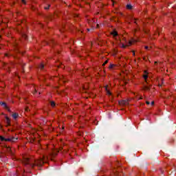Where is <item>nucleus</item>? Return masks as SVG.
<instances>
[{"label":"nucleus","instance_id":"obj_1","mask_svg":"<svg viewBox=\"0 0 176 176\" xmlns=\"http://www.w3.org/2000/svg\"><path fill=\"white\" fill-rule=\"evenodd\" d=\"M54 156H56V155L51 154L49 157L43 156L42 158H38L37 160H35L32 156H23L22 158V164L25 166V167L33 169L35 168V167H42L45 163H47V161H46L47 159H50L52 162H54Z\"/></svg>","mask_w":176,"mask_h":176},{"label":"nucleus","instance_id":"obj_2","mask_svg":"<svg viewBox=\"0 0 176 176\" xmlns=\"http://www.w3.org/2000/svg\"><path fill=\"white\" fill-rule=\"evenodd\" d=\"M19 140L17 138H14V136L6 138L5 137L0 135V141L2 142H12L14 143Z\"/></svg>","mask_w":176,"mask_h":176},{"label":"nucleus","instance_id":"obj_3","mask_svg":"<svg viewBox=\"0 0 176 176\" xmlns=\"http://www.w3.org/2000/svg\"><path fill=\"white\" fill-rule=\"evenodd\" d=\"M3 68L8 72V74H10L12 68H14V63L10 62L9 63H3Z\"/></svg>","mask_w":176,"mask_h":176},{"label":"nucleus","instance_id":"obj_4","mask_svg":"<svg viewBox=\"0 0 176 176\" xmlns=\"http://www.w3.org/2000/svg\"><path fill=\"white\" fill-rule=\"evenodd\" d=\"M16 31L19 34H21L22 39H24L25 41L28 40V36H27L26 34L24 33L23 29L20 25L16 28Z\"/></svg>","mask_w":176,"mask_h":176},{"label":"nucleus","instance_id":"obj_5","mask_svg":"<svg viewBox=\"0 0 176 176\" xmlns=\"http://www.w3.org/2000/svg\"><path fill=\"white\" fill-rule=\"evenodd\" d=\"M56 2V0H46L43 4V8L45 10H49L50 9L51 3Z\"/></svg>","mask_w":176,"mask_h":176},{"label":"nucleus","instance_id":"obj_6","mask_svg":"<svg viewBox=\"0 0 176 176\" xmlns=\"http://www.w3.org/2000/svg\"><path fill=\"white\" fill-rule=\"evenodd\" d=\"M108 69H109V71H115L116 69H119V65H116V64H110Z\"/></svg>","mask_w":176,"mask_h":176},{"label":"nucleus","instance_id":"obj_7","mask_svg":"<svg viewBox=\"0 0 176 176\" xmlns=\"http://www.w3.org/2000/svg\"><path fill=\"white\" fill-rule=\"evenodd\" d=\"M34 87V91H33L34 96L36 97H39L41 96V91L39 90L41 88L38 87Z\"/></svg>","mask_w":176,"mask_h":176},{"label":"nucleus","instance_id":"obj_8","mask_svg":"<svg viewBox=\"0 0 176 176\" xmlns=\"http://www.w3.org/2000/svg\"><path fill=\"white\" fill-rule=\"evenodd\" d=\"M5 119L6 123V127H10L12 126V120L8 116H6Z\"/></svg>","mask_w":176,"mask_h":176},{"label":"nucleus","instance_id":"obj_9","mask_svg":"<svg viewBox=\"0 0 176 176\" xmlns=\"http://www.w3.org/2000/svg\"><path fill=\"white\" fill-rule=\"evenodd\" d=\"M59 82H63L64 83H67L68 82V78H67V76L62 75L59 76Z\"/></svg>","mask_w":176,"mask_h":176},{"label":"nucleus","instance_id":"obj_10","mask_svg":"<svg viewBox=\"0 0 176 176\" xmlns=\"http://www.w3.org/2000/svg\"><path fill=\"white\" fill-rule=\"evenodd\" d=\"M89 90V84H85L83 85L82 89L80 90L81 93H87Z\"/></svg>","mask_w":176,"mask_h":176},{"label":"nucleus","instance_id":"obj_11","mask_svg":"<svg viewBox=\"0 0 176 176\" xmlns=\"http://www.w3.org/2000/svg\"><path fill=\"white\" fill-rule=\"evenodd\" d=\"M118 104H119V105L124 107V105H127V104H129V101L122 100L119 101Z\"/></svg>","mask_w":176,"mask_h":176},{"label":"nucleus","instance_id":"obj_12","mask_svg":"<svg viewBox=\"0 0 176 176\" xmlns=\"http://www.w3.org/2000/svg\"><path fill=\"white\" fill-rule=\"evenodd\" d=\"M2 107L4 109H6L8 112H12V111L10 110V108L8 107V104H6V102H4Z\"/></svg>","mask_w":176,"mask_h":176},{"label":"nucleus","instance_id":"obj_13","mask_svg":"<svg viewBox=\"0 0 176 176\" xmlns=\"http://www.w3.org/2000/svg\"><path fill=\"white\" fill-rule=\"evenodd\" d=\"M12 116L14 120H17V118H19V113H13Z\"/></svg>","mask_w":176,"mask_h":176},{"label":"nucleus","instance_id":"obj_14","mask_svg":"<svg viewBox=\"0 0 176 176\" xmlns=\"http://www.w3.org/2000/svg\"><path fill=\"white\" fill-rule=\"evenodd\" d=\"M111 35L113 36V38L118 36L119 34H118V32L116 30H113V32H111Z\"/></svg>","mask_w":176,"mask_h":176},{"label":"nucleus","instance_id":"obj_15","mask_svg":"<svg viewBox=\"0 0 176 176\" xmlns=\"http://www.w3.org/2000/svg\"><path fill=\"white\" fill-rule=\"evenodd\" d=\"M142 90H144V91H149L151 90V87H149V86L144 85L142 87Z\"/></svg>","mask_w":176,"mask_h":176},{"label":"nucleus","instance_id":"obj_16","mask_svg":"<svg viewBox=\"0 0 176 176\" xmlns=\"http://www.w3.org/2000/svg\"><path fill=\"white\" fill-rule=\"evenodd\" d=\"M55 67H56L57 68H65V66L61 63H59L58 65H56Z\"/></svg>","mask_w":176,"mask_h":176},{"label":"nucleus","instance_id":"obj_17","mask_svg":"<svg viewBox=\"0 0 176 176\" xmlns=\"http://www.w3.org/2000/svg\"><path fill=\"white\" fill-rule=\"evenodd\" d=\"M47 45H56V41L54 39H51L49 43H46Z\"/></svg>","mask_w":176,"mask_h":176},{"label":"nucleus","instance_id":"obj_18","mask_svg":"<svg viewBox=\"0 0 176 176\" xmlns=\"http://www.w3.org/2000/svg\"><path fill=\"white\" fill-rule=\"evenodd\" d=\"M57 17V14H54L53 15L50 16V20L52 21V20H54Z\"/></svg>","mask_w":176,"mask_h":176},{"label":"nucleus","instance_id":"obj_19","mask_svg":"<svg viewBox=\"0 0 176 176\" xmlns=\"http://www.w3.org/2000/svg\"><path fill=\"white\" fill-rule=\"evenodd\" d=\"M113 174L114 176H119V171H118L117 169H114L113 170Z\"/></svg>","mask_w":176,"mask_h":176},{"label":"nucleus","instance_id":"obj_20","mask_svg":"<svg viewBox=\"0 0 176 176\" xmlns=\"http://www.w3.org/2000/svg\"><path fill=\"white\" fill-rule=\"evenodd\" d=\"M126 9H127L128 10H131V9H133V6L131 5V4H127V5H126Z\"/></svg>","mask_w":176,"mask_h":176},{"label":"nucleus","instance_id":"obj_21","mask_svg":"<svg viewBox=\"0 0 176 176\" xmlns=\"http://www.w3.org/2000/svg\"><path fill=\"white\" fill-rule=\"evenodd\" d=\"M38 68L39 69H43V68H45V65H43V63H41L39 65H38Z\"/></svg>","mask_w":176,"mask_h":176},{"label":"nucleus","instance_id":"obj_22","mask_svg":"<svg viewBox=\"0 0 176 176\" xmlns=\"http://www.w3.org/2000/svg\"><path fill=\"white\" fill-rule=\"evenodd\" d=\"M50 105L52 108H54V107H56V102L54 101H51Z\"/></svg>","mask_w":176,"mask_h":176},{"label":"nucleus","instance_id":"obj_23","mask_svg":"<svg viewBox=\"0 0 176 176\" xmlns=\"http://www.w3.org/2000/svg\"><path fill=\"white\" fill-rule=\"evenodd\" d=\"M148 74L143 75V78H144L145 82H146V80H148Z\"/></svg>","mask_w":176,"mask_h":176},{"label":"nucleus","instance_id":"obj_24","mask_svg":"<svg viewBox=\"0 0 176 176\" xmlns=\"http://www.w3.org/2000/svg\"><path fill=\"white\" fill-rule=\"evenodd\" d=\"M164 80V79L163 78L161 79V83L158 84V86H160V87H162V86H163Z\"/></svg>","mask_w":176,"mask_h":176},{"label":"nucleus","instance_id":"obj_25","mask_svg":"<svg viewBox=\"0 0 176 176\" xmlns=\"http://www.w3.org/2000/svg\"><path fill=\"white\" fill-rule=\"evenodd\" d=\"M138 31H140V26L138 25L137 28L134 30V34H135V32H138Z\"/></svg>","mask_w":176,"mask_h":176},{"label":"nucleus","instance_id":"obj_26","mask_svg":"<svg viewBox=\"0 0 176 176\" xmlns=\"http://www.w3.org/2000/svg\"><path fill=\"white\" fill-rule=\"evenodd\" d=\"M7 151L8 152H9V153H12V148H10V146L7 147Z\"/></svg>","mask_w":176,"mask_h":176},{"label":"nucleus","instance_id":"obj_27","mask_svg":"<svg viewBox=\"0 0 176 176\" xmlns=\"http://www.w3.org/2000/svg\"><path fill=\"white\" fill-rule=\"evenodd\" d=\"M21 2L23 5H27V1L25 0H21Z\"/></svg>","mask_w":176,"mask_h":176},{"label":"nucleus","instance_id":"obj_28","mask_svg":"<svg viewBox=\"0 0 176 176\" xmlns=\"http://www.w3.org/2000/svg\"><path fill=\"white\" fill-rule=\"evenodd\" d=\"M4 56H5V57H10V56H12V55L10 54H9V53H6L4 54Z\"/></svg>","mask_w":176,"mask_h":176},{"label":"nucleus","instance_id":"obj_29","mask_svg":"<svg viewBox=\"0 0 176 176\" xmlns=\"http://www.w3.org/2000/svg\"><path fill=\"white\" fill-rule=\"evenodd\" d=\"M109 60H106L104 63L102 64V67H105V65H107V63H108Z\"/></svg>","mask_w":176,"mask_h":176},{"label":"nucleus","instance_id":"obj_30","mask_svg":"<svg viewBox=\"0 0 176 176\" xmlns=\"http://www.w3.org/2000/svg\"><path fill=\"white\" fill-rule=\"evenodd\" d=\"M107 94H108V96H111L112 94V92L111 91H109V89L108 91H106Z\"/></svg>","mask_w":176,"mask_h":176},{"label":"nucleus","instance_id":"obj_31","mask_svg":"<svg viewBox=\"0 0 176 176\" xmlns=\"http://www.w3.org/2000/svg\"><path fill=\"white\" fill-rule=\"evenodd\" d=\"M25 112H30V107H26L25 108Z\"/></svg>","mask_w":176,"mask_h":176},{"label":"nucleus","instance_id":"obj_32","mask_svg":"<svg viewBox=\"0 0 176 176\" xmlns=\"http://www.w3.org/2000/svg\"><path fill=\"white\" fill-rule=\"evenodd\" d=\"M134 20H135L134 24H136V25L138 26V23H137V20H138V19L134 18Z\"/></svg>","mask_w":176,"mask_h":176},{"label":"nucleus","instance_id":"obj_33","mask_svg":"<svg viewBox=\"0 0 176 176\" xmlns=\"http://www.w3.org/2000/svg\"><path fill=\"white\" fill-rule=\"evenodd\" d=\"M31 9L32 10H34V11L36 10V8L34 6H32Z\"/></svg>","mask_w":176,"mask_h":176},{"label":"nucleus","instance_id":"obj_34","mask_svg":"<svg viewBox=\"0 0 176 176\" xmlns=\"http://www.w3.org/2000/svg\"><path fill=\"white\" fill-rule=\"evenodd\" d=\"M104 90L105 91H108L109 89H108V85L104 86Z\"/></svg>","mask_w":176,"mask_h":176},{"label":"nucleus","instance_id":"obj_35","mask_svg":"<svg viewBox=\"0 0 176 176\" xmlns=\"http://www.w3.org/2000/svg\"><path fill=\"white\" fill-rule=\"evenodd\" d=\"M94 124H98V121H97V120H96L95 121H94Z\"/></svg>","mask_w":176,"mask_h":176},{"label":"nucleus","instance_id":"obj_36","mask_svg":"<svg viewBox=\"0 0 176 176\" xmlns=\"http://www.w3.org/2000/svg\"><path fill=\"white\" fill-rule=\"evenodd\" d=\"M144 72L145 75H148V74H149V73L148 72V70H144Z\"/></svg>","mask_w":176,"mask_h":176},{"label":"nucleus","instance_id":"obj_37","mask_svg":"<svg viewBox=\"0 0 176 176\" xmlns=\"http://www.w3.org/2000/svg\"><path fill=\"white\" fill-rule=\"evenodd\" d=\"M5 104V102L0 101V105L2 107Z\"/></svg>","mask_w":176,"mask_h":176},{"label":"nucleus","instance_id":"obj_38","mask_svg":"<svg viewBox=\"0 0 176 176\" xmlns=\"http://www.w3.org/2000/svg\"><path fill=\"white\" fill-rule=\"evenodd\" d=\"M14 5H16V2H12V4H11V6H14Z\"/></svg>","mask_w":176,"mask_h":176},{"label":"nucleus","instance_id":"obj_39","mask_svg":"<svg viewBox=\"0 0 176 176\" xmlns=\"http://www.w3.org/2000/svg\"><path fill=\"white\" fill-rule=\"evenodd\" d=\"M122 47H123V49H126V47H127V45L123 44Z\"/></svg>","mask_w":176,"mask_h":176},{"label":"nucleus","instance_id":"obj_40","mask_svg":"<svg viewBox=\"0 0 176 176\" xmlns=\"http://www.w3.org/2000/svg\"><path fill=\"white\" fill-rule=\"evenodd\" d=\"M144 49H146V50H148L149 49V47L148 46H144Z\"/></svg>","mask_w":176,"mask_h":176},{"label":"nucleus","instance_id":"obj_41","mask_svg":"<svg viewBox=\"0 0 176 176\" xmlns=\"http://www.w3.org/2000/svg\"><path fill=\"white\" fill-rule=\"evenodd\" d=\"M157 64H159V62H157V61L154 62V65H157Z\"/></svg>","mask_w":176,"mask_h":176},{"label":"nucleus","instance_id":"obj_42","mask_svg":"<svg viewBox=\"0 0 176 176\" xmlns=\"http://www.w3.org/2000/svg\"><path fill=\"white\" fill-rule=\"evenodd\" d=\"M74 17H79V14H74Z\"/></svg>","mask_w":176,"mask_h":176},{"label":"nucleus","instance_id":"obj_43","mask_svg":"<svg viewBox=\"0 0 176 176\" xmlns=\"http://www.w3.org/2000/svg\"><path fill=\"white\" fill-rule=\"evenodd\" d=\"M96 28H100V24H96Z\"/></svg>","mask_w":176,"mask_h":176},{"label":"nucleus","instance_id":"obj_44","mask_svg":"<svg viewBox=\"0 0 176 176\" xmlns=\"http://www.w3.org/2000/svg\"><path fill=\"white\" fill-rule=\"evenodd\" d=\"M143 97L142 96H140L139 98H138V100H143Z\"/></svg>","mask_w":176,"mask_h":176},{"label":"nucleus","instance_id":"obj_45","mask_svg":"<svg viewBox=\"0 0 176 176\" xmlns=\"http://www.w3.org/2000/svg\"><path fill=\"white\" fill-rule=\"evenodd\" d=\"M146 104L147 105H149V104H151V102H149V101H146Z\"/></svg>","mask_w":176,"mask_h":176},{"label":"nucleus","instance_id":"obj_46","mask_svg":"<svg viewBox=\"0 0 176 176\" xmlns=\"http://www.w3.org/2000/svg\"><path fill=\"white\" fill-rule=\"evenodd\" d=\"M25 20H24V19H23V20L21 21V24H23V23H25Z\"/></svg>","mask_w":176,"mask_h":176},{"label":"nucleus","instance_id":"obj_47","mask_svg":"<svg viewBox=\"0 0 176 176\" xmlns=\"http://www.w3.org/2000/svg\"><path fill=\"white\" fill-rule=\"evenodd\" d=\"M129 44H130V45H133V41H129Z\"/></svg>","mask_w":176,"mask_h":176},{"label":"nucleus","instance_id":"obj_48","mask_svg":"<svg viewBox=\"0 0 176 176\" xmlns=\"http://www.w3.org/2000/svg\"><path fill=\"white\" fill-rule=\"evenodd\" d=\"M133 56H135V52L134 51H132Z\"/></svg>","mask_w":176,"mask_h":176},{"label":"nucleus","instance_id":"obj_49","mask_svg":"<svg viewBox=\"0 0 176 176\" xmlns=\"http://www.w3.org/2000/svg\"><path fill=\"white\" fill-rule=\"evenodd\" d=\"M151 105H155V102L154 101L151 102Z\"/></svg>","mask_w":176,"mask_h":176},{"label":"nucleus","instance_id":"obj_50","mask_svg":"<svg viewBox=\"0 0 176 176\" xmlns=\"http://www.w3.org/2000/svg\"><path fill=\"white\" fill-rule=\"evenodd\" d=\"M87 21H88V23L90 24V22L93 21V20H91H91H88Z\"/></svg>","mask_w":176,"mask_h":176},{"label":"nucleus","instance_id":"obj_51","mask_svg":"<svg viewBox=\"0 0 176 176\" xmlns=\"http://www.w3.org/2000/svg\"><path fill=\"white\" fill-rule=\"evenodd\" d=\"M54 78H56V76H54V77H50V80L53 79Z\"/></svg>","mask_w":176,"mask_h":176},{"label":"nucleus","instance_id":"obj_52","mask_svg":"<svg viewBox=\"0 0 176 176\" xmlns=\"http://www.w3.org/2000/svg\"><path fill=\"white\" fill-rule=\"evenodd\" d=\"M44 82H46V78H44Z\"/></svg>","mask_w":176,"mask_h":176},{"label":"nucleus","instance_id":"obj_53","mask_svg":"<svg viewBox=\"0 0 176 176\" xmlns=\"http://www.w3.org/2000/svg\"><path fill=\"white\" fill-rule=\"evenodd\" d=\"M65 127L64 126H62V129L64 130Z\"/></svg>","mask_w":176,"mask_h":176},{"label":"nucleus","instance_id":"obj_54","mask_svg":"<svg viewBox=\"0 0 176 176\" xmlns=\"http://www.w3.org/2000/svg\"><path fill=\"white\" fill-rule=\"evenodd\" d=\"M81 34H83V30H81Z\"/></svg>","mask_w":176,"mask_h":176},{"label":"nucleus","instance_id":"obj_55","mask_svg":"<svg viewBox=\"0 0 176 176\" xmlns=\"http://www.w3.org/2000/svg\"><path fill=\"white\" fill-rule=\"evenodd\" d=\"M60 51H58V54H60Z\"/></svg>","mask_w":176,"mask_h":176},{"label":"nucleus","instance_id":"obj_56","mask_svg":"<svg viewBox=\"0 0 176 176\" xmlns=\"http://www.w3.org/2000/svg\"><path fill=\"white\" fill-rule=\"evenodd\" d=\"M87 31H90V29H87Z\"/></svg>","mask_w":176,"mask_h":176},{"label":"nucleus","instance_id":"obj_57","mask_svg":"<svg viewBox=\"0 0 176 176\" xmlns=\"http://www.w3.org/2000/svg\"><path fill=\"white\" fill-rule=\"evenodd\" d=\"M135 98H138V96H135Z\"/></svg>","mask_w":176,"mask_h":176},{"label":"nucleus","instance_id":"obj_58","mask_svg":"<svg viewBox=\"0 0 176 176\" xmlns=\"http://www.w3.org/2000/svg\"><path fill=\"white\" fill-rule=\"evenodd\" d=\"M143 60H145V58H143Z\"/></svg>","mask_w":176,"mask_h":176},{"label":"nucleus","instance_id":"obj_59","mask_svg":"<svg viewBox=\"0 0 176 176\" xmlns=\"http://www.w3.org/2000/svg\"><path fill=\"white\" fill-rule=\"evenodd\" d=\"M22 72H24V70H23V71H22Z\"/></svg>","mask_w":176,"mask_h":176},{"label":"nucleus","instance_id":"obj_60","mask_svg":"<svg viewBox=\"0 0 176 176\" xmlns=\"http://www.w3.org/2000/svg\"><path fill=\"white\" fill-rule=\"evenodd\" d=\"M81 1H83V0H81Z\"/></svg>","mask_w":176,"mask_h":176}]
</instances>
